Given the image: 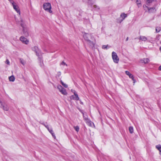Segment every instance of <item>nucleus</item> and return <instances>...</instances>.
<instances>
[{
	"mask_svg": "<svg viewBox=\"0 0 161 161\" xmlns=\"http://www.w3.org/2000/svg\"><path fill=\"white\" fill-rule=\"evenodd\" d=\"M43 8L44 9L50 13L52 12L51 10V6L50 3H45L43 4Z\"/></svg>",
	"mask_w": 161,
	"mask_h": 161,
	"instance_id": "1",
	"label": "nucleus"
},
{
	"mask_svg": "<svg viewBox=\"0 0 161 161\" xmlns=\"http://www.w3.org/2000/svg\"><path fill=\"white\" fill-rule=\"evenodd\" d=\"M112 57L114 62L115 63H118L119 61V58L116 53L113 52L112 53Z\"/></svg>",
	"mask_w": 161,
	"mask_h": 161,
	"instance_id": "2",
	"label": "nucleus"
},
{
	"mask_svg": "<svg viewBox=\"0 0 161 161\" xmlns=\"http://www.w3.org/2000/svg\"><path fill=\"white\" fill-rule=\"evenodd\" d=\"M0 107L5 111H8L9 109L8 106L5 103L3 102L1 100H0Z\"/></svg>",
	"mask_w": 161,
	"mask_h": 161,
	"instance_id": "3",
	"label": "nucleus"
},
{
	"mask_svg": "<svg viewBox=\"0 0 161 161\" xmlns=\"http://www.w3.org/2000/svg\"><path fill=\"white\" fill-rule=\"evenodd\" d=\"M32 50L35 51L36 53V55L39 57H41L42 55L40 51L39 50L38 47L36 46H35L32 48Z\"/></svg>",
	"mask_w": 161,
	"mask_h": 161,
	"instance_id": "4",
	"label": "nucleus"
},
{
	"mask_svg": "<svg viewBox=\"0 0 161 161\" xmlns=\"http://www.w3.org/2000/svg\"><path fill=\"white\" fill-rule=\"evenodd\" d=\"M57 88L59 90L60 92H61L62 94L64 95H66L67 94L66 90L63 88L61 85H58L57 86Z\"/></svg>",
	"mask_w": 161,
	"mask_h": 161,
	"instance_id": "5",
	"label": "nucleus"
},
{
	"mask_svg": "<svg viewBox=\"0 0 161 161\" xmlns=\"http://www.w3.org/2000/svg\"><path fill=\"white\" fill-rule=\"evenodd\" d=\"M19 40L23 43L25 44H27L29 42V40L23 36H21Z\"/></svg>",
	"mask_w": 161,
	"mask_h": 161,
	"instance_id": "6",
	"label": "nucleus"
},
{
	"mask_svg": "<svg viewBox=\"0 0 161 161\" xmlns=\"http://www.w3.org/2000/svg\"><path fill=\"white\" fill-rule=\"evenodd\" d=\"M14 9L20 15V12L19 6L15 4L13 5Z\"/></svg>",
	"mask_w": 161,
	"mask_h": 161,
	"instance_id": "7",
	"label": "nucleus"
},
{
	"mask_svg": "<svg viewBox=\"0 0 161 161\" xmlns=\"http://www.w3.org/2000/svg\"><path fill=\"white\" fill-rule=\"evenodd\" d=\"M84 37L85 39L86 40L87 42L89 40H90L89 38L92 37L91 35L90 34L85 33L84 35Z\"/></svg>",
	"mask_w": 161,
	"mask_h": 161,
	"instance_id": "8",
	"label": "nucleus"
},
{
	"mask_svg": "<svg viewBox=\"0 0 161 161\" xmlns=\"http://www.w3.org/2000/svg\"><path fill=\"white\" fill-rule=\"evenodd\" d=\"M149 62V59L147 58H144L140 60V63H142L146 64Z\"/></svg>",
	"mask_w": 161,
	"mask_h": 161,
	"instance_id": "9",
	"label": "nucleus"
},
{
	"mask_svg": "<svg viewBox=\"0 0 161 161\" xmlns=\"http://www.w3.org/2000/svg\"><path fill=\"white\" fill-rule=\"evenodd\" d=\"M70 98L71 99H74L76 100H78L79 99L77 94H74V95L71 96L70 97Z\"/></svg>",
	"mask_w": 161,
	"mask_h": 161,
	"instance_id": "10",
	"label": "nucleus"
},
{
	"mask_svg": "<svg viewBox=\"0 0 161 161\" xmlns=\"http://www.w3.org/2000/svg\"><path fill=\"white\" fill-rule=\"evenodd\" d=\"M42 124L47 129V130L51 133V134H53V131L52 128H49L48 125H46L43 123H42Z\"/></svg>",
	"mask_w": 161,
	"mask_h": 161,
	"instance_id": "11",
	"label": "nucleus"
},
{
	"mask_svg": "<svg viewBox=\"0 0 161 161\" xmlns=\"http://www.w3.org/2000/svg\"><path fill=\"white\" fill-rule=\"evenodd\" d=\"M88 44L89 45L90 47L92 48H93L95 45V43L91 42L90 40L87 42Z\"/></svg>",
	"mask_w": 161,
	"mask_h": 161,
	"instance_id": "12",
	"label": "nucleus"
},
{
	"mask_svg": "<svg viewBox=\"0 0 161 161\" xmlns=\"http://www.w3.org/2000/svg\"><path fill=\"white\" fill-rule=\"evenodd\" d=\"M125 73L126 75H128L130 78H131L133 80H134V77L133 76L132 74H130L129 71H126Z\"/></svg>",
	"mask_w": 161,
	"mask_h": 161,
	"instance_id": "13",
	"label": "nucleus"
},
{
	"mask_svg": "<svg viewBox=\"0 0 161 161\" xmlns=\"http://www.w3.org/2000/svg\"><path fill=\"white\" fill-rule=\"evenodd\" d=\"M127 15L126 14H125V13H122L120 15V18H122V19L121 20H120L119 21V22L121 23V22L123 21V20L125 18L127 17Z\"/></svg>",
	"mask_w": 161,
	"mask_h": 161,
	"instance_id": "14",
	"label": "nucleus"
},
{
	"mask_svg": "<svg viewBox=\"0 0 161 161\" xmlns=\"http://www.w3.org/2000/svg\"><path fill=\"white\" fill-rule=\"evenodd\" d=\"M139 40L144 42H145L147 40V38L145 36H139Z\"/></svg>",
	"mask_w": 161,
	"mask_h": 161,
	"instance_id": "15",
	"label": "nucleus"
},
{
	"mask_svg": "<svg viewBox=\"0 0 161 161\" xmlns=\"http://www.w3.org/2000/svg\"><path fill=\"white\" fill-rule=\"evenodd\" d=\"M23 32L24 34L26 36H28V33L27 32V29L25 27L23 28Z\"/></svg>",
	"mask_w": 161,
	"mask_h": 161,
	"instance_id": "16",
	"label": "nucleus"
},
{
	"mask_svg": "<svg viewBox=\"0 0 161 161\" xmlns=\"http://www.w3.org/2000/svg\"><path fill=\"white\" fill-rule=\"evenodd\" d=\"M83 118L86 121V123H89L90 120L88 118L87 116L86 115H85L84 113H83Z\"/></svg>",
	"mask_w": 161,
	"mask_h": 161,
	"instance_id": "17",
	"label": "nucleus"
},
{
	"mask_svg": "<svg viewBox=\"0 0 161 161\" xmlns=\"http://www.w3.org/2000/svg\"><path fill=\"white\" fill-rule=\"evenodd\" d=\"M138 7L139 8L142 6L140 0H135Z\"/></svg>",
	"mask_w": 161,
	"mask_h": 161,
	"instance_id": "18",
	"label": "nucleus"
},
{
	"mask_svg": "<svg viewBox=\"0 0 161 161\" xmlns=\"http://www.w3.org/2000/svg\"><path fill=\"white\" fill-rule=\"evenodd\" d=\"M39 60L40 61V65L42 67H44V64L43 60L41 57H39Z\"/></svg>",
	"mask_w": 161,
	"mask_h": 161,
	"instance_id": "19",
	"label": "nucleus"
},
{
	"mask_svg": "<svg viewBox=\"0 0 161 161\" xmlns=\"http://www.w3.org/2000/svg\"><path fill=\"white\" fill-rule=\"evenodd\" d=\"M9 80L10 81H14L15 80V77L13 75L9 77Z\"/></svg>",
	"mask_w": 161,
	"mask_h": 161,
	"instance_id": "20",
	"label": "nucleus"
},
{
	"mask_svg": "<svg viewBox=\"0 0 161 161\" xmlns=\"http://www.w3.org/2000/svg\"><path fill=\"white\" fill-rule=\"evenodd\" d=\"M19 23L21 27L23 28L24 27V22L22 19H21V20L19 21Z\"/></svg>",
	"mask_w": 161,
	"mask_h": 161,
	"instance_id": "21",
	"label": "nucleus"
},
{
	"mask_svg": "<svg viewBox=\"0 0 161 161\" xmlns=\"http://www.w3.org/2000/svg\"><path fill=\"white\" fill-rule=\"evenodd\" d=\"M156 147L157 149L159 151V153L161 152V145H158L156 146Z\"/></svg>",
	"mask_w": 161,
	"mask_h": 161,
	"instance_id": "22",
	"label": "nucleus"
},
{
	"mask_svg": "<svg viewBox=\"0 0 161 161\" xmlns=\"http://www.w3.org/2000/svg\"><path fill=\"white\" fill-rule=\"evenodd\" d=\"M129 130L130 133L132 134L133 132V128L132 126H130L129 127Z\"/></svg>",
	"mask_w": 161,
	"mask_h": 161,
	"instance_id": "23",
	"label": "nucleus"
},
{
	"mask_svg": "<svg viewBox=\"0 0 161 161\" xmlns=\"http://www.w3.org/2000/svg\"><path fill=\"white\" fill-rule=\"evenodd\" d=\"M145 6L146 8H147V9H148L149 12L150 13L153 11L154 9V8H149L148 7H147L146 6Z\"/></svg>",
	"mask_w": 161,
	"mask_h": 161,
	"instance_id": "24",
	"label": "nucleus"
},
{
	"mask_svg": "<svg viewBox=\"0 0 161 161\" xmlns=\"http://www.w3.org/2000/svg\"><path fill=\"white\" fill-rule=\"evenodd\" d=\"M20 62L24 65L25 64V61L22 59H20Z\"/></svg>",
	"mask_w": 161,
	"mask_h": 161,
	"instance_id": "25",
	"label": "nucleus"
},
{
	"mask_svg": "<svg viewBox=\"0 0 161 161\" xmlns=\"http://www.w3.org/2000/svg\"><path fill=\"white\" fill-rule=\"evenodd\" d=\"M61 82L62 85L65 87L67 88L68 87V85L64 83L62 80L61 81Z\"/></svg>",
	"mask_w": 161,
	"mask_h": 161,
	"instance_id": "26",
	"label": "nucleus"
},
{
	"mask_svg": "<svg viewBox=\"0 0 161 161\" xmlns=\"http://www.w3.org/2000/svg\"><path fill=\"white\" fill-rule=\"evenodd\" d=\"M74 127L75 129V130L77 132H78L79 131V127L78 126H74Z\"/></svg>",
	"mask_w": 161,
	"mask_h": 161,
	"instance_id": "27",
	"label": "nucleus"
},
{
	"mask_svg": "<svg viewBox=\"0 0 161 161\" xmlns=\"http://www.w3.org/2000/svg\"><path fill=\"white\" fill-rule=\"evenodd\" d=\"M160 30V27H157L156 28V31L157 32H158Z\"/></svg>",
	"mask_w": 161,
	"mask_h": 161,
	"instance_id": "28",
	"label": "nucleus"
},
{
	"mask_svg": "<svg viewBox=\"0 0 161 161\" xmlns=\"http://www.w3.org/2000/svg\"><path fill=\"white\" fill-rule=\"evenodd\" d=\"M9 2L11 3L12 5H14L16 4L13 0H8Z\"/></svg>",
	"mask_w": 161,
	"mask_h": 161,
	"instance_id": "29",
	"label": "nucleus"
},
{
	"mask_svg": "<svg viewBox=\"0 0 161 161\" xmlns=\"http://www.w3.org/2000/svg\"><path fill=\"white\" fill-rule=\"evenodd\" d=\"M108 45H103L102 46V48L103 49H107Z\"/></svg>",
	"mask_w": 161,
	"mask_h": 161,
	"instance_id": "30",
	"label": "nucleus"
},
{
	"mask_svg": "<svg viewBox=\"0 0 161 161\" xmlns=\"http://www.w3.org/2000/svg\"><path fill=\"white\" fill-rule=\"evenodd\" d=\"M87 2H88V4L91 5H92L93 4V3L92 0V1H89V0H88Z\"/></svg>",
	"mask_w": 161,
	"mask_h": 161,
	"instance_id": "31",
	"label": "nucleus"
},
{
	"mask_svg": "<svg viewBox=\"0 0 161 161\" xmlns=\"http://www.w3.org/2000/svg\"><path fill=\"white\" fill-rule=\"evenodd\" d=\"M60 65H66V66H67V64H66L63 61L62 63H61L60 64Z\"/></svg>",
	"mask_w": 161,
	"mask_h": 161,
	"instance_id": "32",
	"label": "nucleus"
},
{
	"mask_svg": "<svg viewBox=\"0 0 161 161\" xmlns=\"http://www.w3.org/2000/svg\"><path fill=\"white\" fill-rule=\"evenodd\" d=\"M146 2L147 3H150L152 2V0H146Z\"/></svg>",
	"mask_w": 161,
	"mask_h": 161,
	"instance_id": "33",
	"label": "nucleus"
},
{
	"mask_svg": "<svg viewBox=\"0 0 161 161\" xmlns=\"http://www.w3.org/2000/svg\"><path fill=\"white\" fill-rule=\"evenodd\" d=\"M6 64H7L8 65H9V61L8 60V59H7L6 61Z\"/></svg>",
	"mask_w": 161,
	"mask_h": 161,
	"instance_id": "34",
	"label": "nucleus"
},
{
	"mask_svg": "<svg viewBox=\"0 0 161 161\" xmlns=\"http://www.w3.org/2000/svg\"><path fill=\"white\" fill-rule=\"evenodd\" d=\"M71 91L72 92H73L74 93V95L77 94L76 93V92L75 90L72 89L71 90Z\"/></svg>",
	"mask_w": 161,
	"mask_h": 161,
	"instance_id": "35",
	"label": "nucleus"
},
{
	"mask_svg": "<svg viewBox=\"0 0 161 161\" xmlns=\"http://www.w3.org/2000/svg\"><path fill=\"white\" fill-rule=\"evenodd\" d=\"M52 134V136H53L54 137V138H55L56 136L54 135V132L53 133V134Z\"/></svg>",
	"mask_w": 161,
	"mask_h": 161,
	"instance_id": "36",
	"label": "nucleus"
},
{
	"mask_svg": "<svg viewBox=\"0 0 161 161\" xmlns=\"http://www.w3.org/2000/svg\"><path fill=\"white\" fill-rule=\"evenodd\" d=\"M158 69L161 71V65L159 67Z\"/></svg>",
	"mask_w": 161,
	"mask_h": 161,
	"instance_id": "37",
	"label": "nucleus"
},
{
	"mask_svg": "<svg viewBox=\"0 0 161 161\" xmlns=\"http://www.w3.org/2000/svg\"><path fill=\"white\" fill-rule=\"evenodd\" d=\"M93 7L95 8H96L97 7V6L96 5H94Z\"/></svg>",
	"mask_w": 161,
	"mask_h": 161,
	"instance_id": "38",
	"label": "nucleus"
},
{
	"mask_svg": "<svg viewBox=\"0 0 161 161\" xmlns=\"http://www.w3.org/2000/svg\"><path fill=\"white\" fill-rule=\"evenodd\" d=\"M128 40V37H127L126 39V41H127Z\"/></svg>",
	"mask_w": 161,
	"mask_h": 161,
	"instance_id": "39",
	"label": "nucleus"
},
{
	"mask_svg": "<svg viewBox=\"0 0 161 161\" xmlns=\"http://www.w3.org/2000/svg\"><path fill=\"white\" fill-rule=\"evenodd\" d=\"M133 83H135L136 81V80L134 79V80H133Z\"/></svg>",
	"mask_w": 161,
	"mask_h": 161,
	"instance_id": "40",
	"label": "nucleus"
},
{
	"mask_svg": "<svg viewBox=\"0 0 161 161\" xmlns=\"http://www.w3.org/2000/svg\"><path fill=\"white\" fill-rule=\"evenodd\" d=\"M58 74H59V75H61V72H59Z\"/></svg>",
	"mask_w": 161,
	"mask_h": 161,
	"instance_id": "41",
	"label": "nucleus"
},
{
	"mask_svg": "<svg viewBox=\"0 0 161 161\" xmlns=\"http://www.w3.org/2000/svg\"><path fill=\"white\" fill-rule=\"evenodd\" d=\"M159 49H160V50L161 51V47H160V48H159Z\"/></svg>",
	"mask_w": 161,
	"mask_h": 161,
	"instance_id": "42",
	"label": "nucleus"
},
{
	"mask_svg": "<svg viewBox=\"0 0 161 161\" xmlns=\"http://www.w3.org/2000/svg\"><path fill=\"white\" fill-rule=\"evenodd\" d=\"M160 43H161V41H160Z\"/></svg>",
	"mask_w": 161,
	"mask_h": 161,
	"instance_id": "43",
	"label": "nucleus"
}]
</instances>
